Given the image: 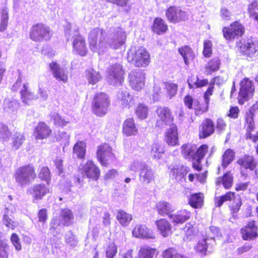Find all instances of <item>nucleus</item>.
<instances>
[{
	"label": "nucleus",
	"mask_w": 258,
	"mask_h": 258,
	"mask_svg": "<svg viewBox=\"0 0 258 258\" xmlns=\"http://www.w3.org/2000/svg\"><path fill=\"white\" fill-rule=\"evenodd\" d=\"M165 141L170 146L178 144V138L177 127L175 125L170 126L165 134Z\"/></svg>",
	"instance_id": "obj_29"
},
{
	"label": "nucleus",
	"mask_w": 258,
	"mask_h": 258,
	"mask_svg": "<svg viewBox=\"0 0 258 258\" xmlns=\"http://www.w3.org/2000/svg\"><path fill=\"white\" fill-rule=\"evenodd\" d=\"M25 140V136L21 133H15L12 138V148L15 150L18 149Z\"/></svg>",
	"instance_id": "obj_47"
},
{
	"label": "nucleus",
	"mask_w": 258,
	"mask_h": 258,
	"mask_svg": "<svg viewBox=\"0 0 258 258\" xmlns=\"http://www.w3.org/2000/svg\"><path fill=\"white\" fill-rule=\"evenodd\" d=\"M73 152L78 158H83L86 153L85 143L82 141L77 142L74 146Z\"/></svg>",
	"instance_id": "obj_43"
},
{
	"label": "nucleus",
	"mask_w": 258,
	"mask_h": 258,
	"mask_svg": "<svg viewBox=\"0 0 258 258\" xmlns=\"http://www.w3.org/2000/svg\"><path fill=\"white\" fill-rule=\"evenodd\" d=\"M135 113L139 118L145 119L148 116V107L143 104L140 103L135 109Z\"/></svg>",
	"instance_id": "obj_50"
},
{
	"label": "nucleus",
	"mask_w": 258,
	"mask_h": 258,
	"mask_svg": "<svg viewBox=\"0 0 258 258\" xmlns=\"http://www.w3.org/2000/svg\"><path fill=\"white\" fill-rule=\"evenodd\" d=\"M128 79L131 86L135 90L139 91L144 86L145 74L140 70L132 71Z\"/></svg>",
	"instance_id": "obj_13"
},
{
	"label": "nucleus",
	"mask_w": 258,
	"mask_h": 258,
	"mask_svg": "<svg viewBox=\"0 0 258 258\" xmlns=\"http://www.w3.org/2000/svg\"><path fill=\"white\" fill-rule=\"evenodd\" d=\"M208 146L207 145H203L200 146L195 152L196 159L201 160L205 155L208 151Z\"/></svg>",
	"instance_id": "obj_64"
},
{
	"label": "nucleus",
	"mask_w": 258,
	"mask_h": 258,
	"mask_svg": "<svg viewBox=\"0 0 258 258\" xmlns=\"http://www.w3.org/2000/svg\"><path fill=\"white\" fill-rule=\"evenodd\" d=\"M173 206L169 203L165 201H160L157 204L158 213L162 216L171 215V213L174 211Z\"/></svg>",
	"instance_id": "obj_33"
},
{
	"label": "nucleus",
	"mask_w": 258,
	"mask_h": 258,
	"mask_svg": "<svg viewBox=\"0 0 258 258\" xmlns=\"http://www.w3.org/2000/svg\"><path fill=\"white\" fill-rule=\"evenodd\" d=\"M235 198V192L231 191L227 192L224 195L215 198V205L217 207H220L224 202L231 201Z\"/></svg>",
	"instance_id": "obj_42"
},
{
	"label": "nucleus",
	"mask_w": 258,
	"mask_h": 258,
	"mask_svg": "<svg viewBox=\"0 0 258 258\" xmlns=\"http://www.w3.org/2000/svg\"><path fill=\"white\" fill-rule=\"evenodd\" d=\"M257 227L253 221L249 222L247 225L241 229V233L244 240H250L257 236Z\"/></svg>",
	"instance_id": "obj_27"
},
{
	"label": "nucleus",
	"mask_w": 258,
	"mask_h": 258,
	"mask_svg": "<svg viewBox=\"0 0 258 258\" xmlns=\"http://www.w3.org/2000/svg\"><path fill=\"white\" fill-rule=\"evenodd\" d=\"M253 114L246 112L245 115L246 127L247 132H251L255 128L253 119Z\"/></svg>",
	"instance_id": "obj_60"
},
{
	"label": "nucleus",
	"mask_w": 258,
	"mask_h": 258,
	"mask_svg": "<svg viewBox=\"0 0 258 258\" xmlns=\"http://www.w3.org/2000/svg\"><path fill=\"white\" fill-rule=\"evenodd\" d=\"M247 11L250 18L253 19L258 16V2L253 0L248 6Z\"/></svg>",
	"instance_id": "obj_55"
},
{
	"label": "nucleus",
	"mask_w": 258,
	"mask_h": 258,
	"mask_svg": "<svg viewBox=\"0 0 258 258\" xmlns=\"http://www.w3.org/2000/svg\"><path fill=\"white\" fill-rule=\"evenodd\" d=\"M50 28L42 23L34 25L30 30V37L35 41L47 40L51 37Z\"/></svg>",
	"instance_id": "obj_8"
},
{
	"label": "nucleus",
	"mask_w": 258,
	"mask_h": 258,
	"mask_svg": "<svg viewBox=\"0 0 258 258\" xmlns=\"http://www.w3.org/2000/svg\"><path fill=\"white\" fill-rule=\"evenodd\" d=\"M157 113L158 119L156 122V125L159 127H163L164 125H171L173 121L171 112L167 107H159L157 109Z\"/></svg>",
	"instance_id": "obj_18"
},
{
	"label": "nucleus",
	"mask_w": 258,
	"mask_h": 258,
	"mask_svg": "<svg viewBox=\"0 0 258 258\" xmlns=\"http://www.w3.org/2000/svg\"><path fill=\"white\" fill-rule=\"evenodd\" d=\"M109 105L107 95L104 93L97 94L94 97L92 109L94 113L98 116L105 115Z\"/></svg>",
	"instance_id": "obj_6"
},
{
	"label": "nucleus",
	"mask_w": 258,
	"mask_h": 258,
	"mask_svg": "<svg viewBox=\"0 0 258 258\" xmlns=\"http://www.w3.org/2000/svg\"><path fill=\"white\" fill-rule=\"evenodd\" d=\"M21 98L22 102L26 104H29L31 101L38 98L34 93L31 92L29 88V83L24 82L20 90Z\"/></svg>",
	"instance_id": "obj_24"
},
{
	"label": "nucleus",
	"mask_w": 258,
	"mask_h": 258,
	"mask_svg": "<svg viewBox=\"0 0 258 258\" xmlns=\"http://www.w3.org/2000/svg\"><path fill=\"white\" fill-rule=\"evenodd\" d=\"M124 71L118 63L111 65L107 70V81L112 85H120L123 81Z\"/></svg>",
	"instance_id": "obj_5"
},
{
	"label": "nucleus",
	"mask_w": 258,
	"mask_h": 258,
	"mask_svg": "<svg viewBox=\"0 0 258 258\" xmlns=\"http://www.w3.org/2000/svg\"><path fill=\"white\" fill-rule=\"evenodd\" d=\"M164 88L167 91V94L170 98L175 95L177 92L178 86L176 84L171 83H164Z\"/></svg>",
	"instance_id": "obj_59"
},
{
	"label": "nucleus",
	"mask_w": 258,
	"mask_h": 258,
	"mask_svg": "<svg viewBox=\"0 0 258 258\" xmlns=\"http://www.w3.org/2000/svg\"><path fill=\"white\" fill-rule=\"evenodd\" d=\"M240 52L249 57L258 55V43L252 39H242L237 43Z\"/></svg>",
	"instance_id": "obj_10"
},
{
	"label": "nucleus",
	"mask_w": 258,
	"mask_h": 258,
	"mask_svg": "<svg viewBox=\"0 0 258 258\" xmlns=\"http://www.w3.org/2000/svg\"><path fill=\"white\" fill-rule=\"evenodd\" d=\"M49 68L51 70L53 77L58 81L66 83L68 82V71L61 68L58 64L55 62L49 64Z\"/></svg>",
	"instance_id": "obj_19"
},
{
	"label": "nucleus",
	"mask_w": 258,
	"mask_h": 258,
	"mask_svg": "<svg viewBox=\"0 0 258 258\" xmlns=\"http://www.w3.org/2000/svg\"><path fill=\"white\" fill-rule=\"evenodd\" d=\"M79 169L83 176L85 175L88 178L96 180L100 176L99 169L92 160H88L86 163L81 165Z\"/></svg>",
	"instance_id": "obj_15"
},
{
	"label": "nucleus",
	"mask_w": 258,
	"mask_h": 258,
	"mask_svg": "<svg viewBox=\"0 0 258 258\" xmlns=\"http://www.w3.org/2000/svg\"><path fill=\"white\" fill-rule=\"evenodd\" d=\"M214 124L212 120L210 119H206L202 124L200 129V136L201 138H205L214 132Z\"/></svg>",
	"instance_id": "obj_30"
},
{
	"label": "nucleus",
	"mask_w": 258,
	"mask_h": 258,
	"mask_svg": "<svg viewBox=\"0 0 258 258\" xmlns=\"http://www.w3.org/2000/svg\"><path fill=\"white\" fill-rule=\"evenodd\" d=\"M208 244H213V243L209 241L208 238L203 236V238L199 241L197 245L195 246V249L197 251L205 253L207 250Z\"/></svg>",
	"instance_id": "obj_52"
},
{
	"label": "nucleus",
	"mask_w": 258,
	"mask_h": 258,
	"mask_svg": "<svg viewBox=\"0 0 258 258\" xmlns=\"http://www.w3.org/2000/svg\"><path fill=\"white\" fill-rule=\"evenodd\" d=\"M9 208H6L4 210V214L3 216V223L7 227L14 229L17 226V223L13 221L9 217Z\"/></svg>",
	"instance_id": "obj_48"
},
{
	"label": "nucleus",
	"mask_w": 258,
	"mask_h": 258,
	"mask_svg": "<svg viewBox=\"0 0 258 258\" xmlns=\"http://www.w3.org/2000/svg\"><path fill=\"white\" fill-rule=\"evenodd\" d=\"M132 234L137 238L155 239L156 237L154 232L144 225H137L133 229Z\"/></svg>",
	"instance_id": "obj_21"
},
{
	"label": "nucleus",
	"mask_w": 258,
	"mask_h": 258,
	"mask_svg": "<svg viewBox=\"0 0 258 258\" xmlns=\"http://www.w3.org/2000/svg\"><path fill=\"white\" fill-rule=\"evenodd\" d=\"M197 146L193 144H185L181 147V153L184 158L186 159H196L195 152Z\"/></svg>",
	"instance_id": "obj_36"
},
{
	"label": "nucleus",
	"mask_w": 258,
	"mask_h": 258,
	"mask_svg": "<svg viewBox=\"0 0 258 258\" xmlns=\"http://www.w3.org/2000/svg\"><path fill=\"white\" fill-rule=\"evenodd\" d=\"M221 234L219 232V229L218 227L215 226H211L209 228V232L207 235L205 236L206 238H209V241H210L213 244L215 242V237L220 236Z\"/></svg>",
	"instance_id": "obj_58"
},
{
	"label": "nucleus",
	"mask_w": 258,
	"mask_h": 258,
	"mask_svg": "<svg viewBox=\"0 0 258 258\" xmlns=\"http://www.w3.org/2000/svg\"><path fill=\"white\" fill-rule=\"evenodd\" d=\"M127 60L137 67H146L149 65L150 55L143 47H132L127 53Z\"/></svg>",
	"instance_id": "obj_2"
},
{
	"label": "nucleus",
	"mask_w": 258,
	"mask_h": 258,
	"mask_svg": "<svg viewBox=\"0 0 258 258\" xmlns=\"http://www.w3.org/2000/svg\"><path fill=\"white\" fill-rule=\"evenodd\" d=\"M157 230L163 237H166L172 233V226L170 223L165 219H161L155 222Z\"/></svg>",
	"instance_id": "obj_22"
},
{
	"label": "nucleus",
	"mask_w": 258,
	"mask_h": 258,
	"mask_svg": "<svg viewBox=\"0 0 258 258\" xmlns=\"http://www.w3.org/2000/svg\"><path fill=\"white\" fill-rule=\"evenodd\" d=\"M11 135L8 126L3 123H0V139L6 141L9 139Z\"/></svg>",
	"instance_id": "obj_61"
},
{
	"label": "nucleus",
	"mask_w": 258,
	"mask_h": 258,
	"mask_svg": "<svg viewBox=\"0 0 258 258\" xmlns=\"http://www.w3.org/2000/svg\"><path fill=\"white\" fill-rule=\"evenodd\" d=\"M74 218L71 210L68 208L62 209L59 212V217H54L51 220V229H55L61 225L69 226L73 224Z\"/></svg>",
	"instance_id": "obj_7"
},
{
	"label": "nucleus",
	"mask_w": 258,
	"mask_h": 258,
	"mask_svg": "<svg viewBox=\"0 0 258 258\" xmlns=\"http://www.w3.org/2000/svg\"><path fill=\"white\" fill-rule=\"evenodd\" d=\"M222 31L224 38L226 40H231L235 37L241 36L244 32V29L240 23L236 21L229 28L224 27Z\"/></svg>",
	"instance_id": "obj_12"
},
{
	"label": "nucleus",
	"mask_w": 258,
	"mask_h": 258,
	"mask_svg": "<svg viewBox=\"0 0 258 258\" xmlns=\"http://www.w3.org/2000/svg\"><path fill=\"white\" fill-rule=\"evenodd\" d=\"M240 86L239 96L244 100H248L252 96L254 90L251 81L248 79H244L241 82Z\"/></svg>",
	"instance_id": "obj_20"
},
{
	"label": "nucleus",
	"mask_w": 258,
	"mask_h": 258,
	"mask_svg": "<svg viewBox=\"0 0 258 258\" xmlns=\"http://www.w3.org/2000/svg\"><path fill=\"white\" fill-rule=\"evenodd\" d=\"M117 98L122 108H129L134 104L133 102V98L126 90H122L118 91L117 94Z\"/></svg>",
	"instance_id": "obj_25"
},
{
	"label": "nucleus",
	"mask_w": 258,
	"mask_h": 258,
	"mask_svg": "<svg viewBox=\"0 0 258 258\" xmlns=\"http://www.w3.org/2000/svg\"><path fill=\"white\" fill-rule=\"evenodd\" d=\"M185 236L183 237L184 240H191L196 233V230L191 222L187 223L183 229Z\"/></svg>",
	"instance_id": "obj_46"
},
{
	"label": "nucleus",
	"mask_w": 258,
	"mask_h": 258,
	"mask_svg": "<svg viewBox=\"0 0 258 258\" xmlns=\"http://www.w3.org/2000/svg\"><path fill=\"white\" fill-rule=\"evenodd\" d=\"M28 192L32 196L34 202L40 200L50 192L48 183L47 185L43 183L35 184L28 189Z\"/></svg>",
	"instance_id": "obj_14"
},
{
	"label": "nucleus",
	"mask_w": 258,
	"mask_h": 258,
	"mask_svg": "<svg viewBox=\"0 0 258 258\" xmlns=\"http://www.w3.org/2000/svg\"><path fill=\"white\" fill-rule=\"evenodd\" d=\"M204 195L202 193L193 194L189 199V203L194 208H201L204 204Z\"/></svg>",
	"instance_id": "obj_39"
},
{
	"label": "nucleus",
	"mask_w": 258,
	"mask_h": 258,
	"mask_svg": "<svg viewBox=\"0 0 258 258\" xmlns=\"http://www.w3.org/2000/svg\"><path fill=\"white\" fill-rule=\"evenodd\" d=\"M162 258H186L177 253L173 248H169L164 250L162 254Z\"/></svg>",
	"instance_id": "obj_57"
},
{
	"label": "nucleus",
	"mask_w": 258,
	"mask_h": 258,
	"mask_svg": "<svg viewBox=\"0 0 258 258\" xmlns=\"http://www.w3.org/2000/svg\"><path fill=\"white\" fill-rule=\"evenodd\" d=\"M4 111L11 116L16 114L17 110L20 107V103L18 101L13 98H6L3 104Z\"/></svg>",
	"instance_id": "obj_23"
},
{
	"label": "nucleus",
	"mask_w": 258,
	"mask_h": 258,
	"mask_svg": "<svg viewBox=\"0 0 258 258\" xmlns=\"http://www.w3.org/2000/svg\"><path fill=\"white\" fill-rule=\"evenodd\" d=\"M170 177L177 182L185 180V176L188 170L186 166L182 164H172L169 167Z\"/></svg>",
	"instance_id": "obj_17"
},
{
	"label": "nucleus",
	"mask_w": 258,
	"mask_h": 258,
	"mask_svg": "<svg viewBox=\"0 0 258 258\" xmlns=\"http://www.w3.org/2000/svg\"><path fill=\"white\" fill-rule=\"evenodd\" d=\"M126 39V34L121 29L117 30L112 34H110L107 38V43L108 47L110 46L114 49L118 48L120 46L124 43Z\"/></svg>",
	"instance_id": "obj_16"
},
{
	"label": "nucleus",
	"mask_w": 258,
	"mask_h": 258,
	"mask_svg": "<svg viewBox=\"0 0 258 258\" xmlns=\"http://www.w3.org/2000/svg\"><path fill=\"white\" fill-rule=\"evenodd\" d=\"M116 219L122 226H126L132 220V215L123 210H119L117 213Z\"/></svg>",
	"instance_id": "obj_40"
},
{
	"label": "nucleus",
	"mask_w": 258,
	"mask_h": 258,
	"mask_svg": "<svg viewBox=\"0 0 258 258\" xmlns=\"http://www.w3.org/2000/svg\"><path fill=\"white\" fill-rule=\"evenodd\" d=\"M158 251L155 248L149 245H143L141 247L138 252L139 258H154L157 255Z\"/></svg>",
	"instance_id": "obj_32"
},
{
	"label": "nucleus",
	"mask_w": 258,
	"mask_h": 258,
	"mask_svg": "<svg viewBox=\"0 0 258 258\" xmlns=\"http://www.w3.org/2000/svg\"><path fill=\"white\" fill-rule=\"evenodd\" d=\"M178 52L182 56L184 63L188 65L190 61L194 58V54L191 49L186 46L179 48Z\"/></svg>",
	"instance_id": "obj_38"
},
{
	"label": "nucleus",
	"mask_w": 258,
	"mask_h": 258,
	"mask_svg": "<svg viewBox=\"0 0 258 258\" xmlns=\"http://www.w3.org/2000/svg\"><path fill=\"white\" fill-rule=\"evenodd\" d=\"M105 35V31L98 28L90 31L88 35V42L91 51L100 54L107 49L108 44Z\"/></svg>",
	"instance_id": "obj_1"
},
{
	"label": "nucleus",
	"mask_w": 258,
	"mask_h": 258,
	"mask_svg": "<svg viewBox=\"0 0 258 258\" xmlns=\"http://www.w3.org/2000/svg\"><path fill=\"white\" fill-rule=\"evenodd\" d=\"M51 121H52L54 125L56 126L63 127L66 126L69 121L68 119L60 116L57 113L53 112L50 115Z\"/></svg>",
	"instance_id": "obj_44"
},
{
	"label": "nucleus",
	"mask_w": 258,
	"mask_h": 258,
	"mask_svg": "<svg viewBox=\"0 0 258 258\" xmlns=\"http://www.w3.org/2000/svg\"><path fill=\"white\" fill-rule=\"evenodd\" d=\"M234 153L230 149L227 150L222 156V166L226 167L233 160Z\"/></svg>",
	"instance_id": "obj_54"
},
{
	"label": "nucleus",
	"mask_w": 258,
	"mask_h": 258,
	"mask_svg": "<svg viewBox=\"0 0 258 258\" xmlns=\"http://www.w3.org/2000/svg\"><path fill=\"white\" fill-rule=\"evenodd\" d=\"M97 157L101 165L105 166L112 163L115 159V157L112 152L111 148L106 144L98 146Z\"/></svg>",
	"instance_id": "obj_9"
},
{
	"label": "nucleus",
	"mask_w": 258,
	"mask_h": 258,
	"mask_svg": "<svg viewBox=\"0 0 258 258\" xmlns=\"http://www.w3.org/2000/svg\"><path fill=\"white\" fill-rule=\"evenodd\" d=\"M167 20L171 23H177L187 19L186 13L180 7L172 6L169 7L165 13Z\"/></svg>",
	"instance_id": "obj_11"
},
{
	"label": "nucleus",
	"mask_w": 258,
	"mask_h": 258,
	"mask_svg": "<svg viewBox=\"0 0 258 258\" xmlns=\"http://www.w3.org/2000/svg\"><path fill=\"white\" fill-rule=\"evenodd\" d=\"M67 28L65 30V34L68 39L72 33L76 35L73 42L74 51L81 56H85L87 53V48L85 40L83 37L78 35V27L75 24H68Z\"/></svg>",
	"instance_id": "obj_3"
},
{
	"label": "nucleus",
	"mask_w": 258,
	"mask_h": 258,
	"mask_svg": "<svg viewBox=\"0 0 258 258\" xmlns=\"http://www.w3.org/2000/svg\"><path fill=\"white\" fill-rule=\"evenodd\" d=\"M164 152V149L162 144L155 143L152 145L151 154L155 158L159 159Z\"/></svg>",
	"instance_id": "obj_51"
},
{
	"label": "nucleus",
	"mask_w": 258,
	"mask_h": 258,
	"mask_svg": "<svg viewBox=\"0 0 258 258\" xmlns=\"http://www.w3.org/2000/svg\"><path fill=\"white\" fill-rule=\"evenodd\" d=\"M164 82H155L153 87V93L152 94L153 99L154 101H158L162 93L161 88H164V85H163Z\"/></svg>",
	"instance_id": "obj_56"
},
{
	"label": "nucleus",
	"mask_w": 258,
	"mask_h": 258,
	"mask_svg": "<svg viewBox=\"0 0 258 258\" xmlns=\"http://www.w3.org/2000/svg\"><path fill=\"white\" fill-rule=\"evenodd\" d=\"M154 173L147 164L143 165L139 174L140 181L144 184H148L154 180Z\"/></svg>",
	"instance_id": "obj_26"
},
{
	"label": "nucleus",
	"mask_w": 258,
	"mask_h": 258,
	"mask_svg": "<svg viewBox=\"0 0 258 258\" xmlns=\"http://www.w3.org/2000/svg\"><path fill=\"white\" fill-rule=\"evenodd\" d=\"M66 242L69 246L75 248L78 243V240L76 236L74 235L71 232L66 235Z\"/></svg>",
	"instance_id": "obj_62"
},
{
	"label": "nucleus",
	"mask_w": 258,
	"mask_h": 258,
	"mask_svg": "<svg viewBox=\"0 0 258 258\" xmlns=\"http://www.w3.org/2000/svg\"><path fill=\"white\" fill-rule=\"evenodd\" d=\"M191 216L190 212L186 210H181L174 214L169 215L171 222L174 225L182 224L188 220Z\"/></svg>",
	"instance_id": "obj_28"
},
{
	"label": "nucleus",
	"mask_w": 258,
	"mask_h": 258,
	"mask_svg": "<svg viewBox=\"0 0 258 258\" xmlns=\"http://www.w3.org/2000/svg\"><path fill=\"white\" fill-rule=\"evenodd\" d=\"M233 183V177L230 172L226 173L222 177H219L216 181L217 185L223 184L226 189L230 188Z\"/></svg>",
	"instance_id": "obj_41"
},
{
	"label": "nucleus",
	"mask_w": 258,
	"mask_h": 258,
	"mask_svg": "<svg viewBox=\"0 0 258 258\" xmlns=\"http://www.w3.org/2000/svg\"><path fill=\"white\" fill-rule=\"evenodd\" d=\"M86 76L89 83L93 85L96 84L101 78L99 73L93 69L87 70Z\"/></svg>",
	"instance_id": "obj_49"
},
{
	"label": "nucleus",
	"mask_w": 258,
	"mask_h": 258,
	"mask_svg": "<svg viewBox=\"0 0 258 258\" xmlns=\"http://www.w3.org/2000/svg\"><path fill=\"white\" fill-rule=\"evenodd\" d=\"M237 163L245 169L253 170L256 166V162L253 156L245 155L237 161Z\"/></svg>",
	"instance_id": "obj_35"
},
{
	"label": "nucleus",
	"mask_w": 258,
	"mask_h": 258,
	"mask_svg": "<svg viewBox=\"0 0 258 258\" xmlns=\"http://www.w3.org/2000/svg\"><path fill=\"white\" fill-rule=\"evenodd\" d=\"M35 169L32 165H28L19 167L14 174L16 182L20 186H24L32 181L36 177Z\"/></svg>",
	"instance_id": "obj_4"
},
{
	"label": "nucleus",
	"mask_w": 258,
	"mask_h": 258,
	"mask_svg": "<svg viewBox=\"0 0 258 258\" xmlns=\"http://www.w3.org/2000/svg\"><path fill=\"white\" fill-rule=\"evenodd\" d=\"M0 16L1 17L0 31L3 32L7 28L9 19L8 10L7 8H5L1 10Z\"/></svg>",
	"instance_id": "obj_53"
},
{
	"label": "nucleus",
	"mask_w": 258,
	"mask_h": 258,
	"mask_svg": "<svg viewBox=\"0 0 258 258\" xmlns=\"http://www.w3.org/2000/svg\"><path fill=\"white\" fill-rule=\"evenodd\" d=\"M138 130L135 125L134 120L132 118L126 119L123 125V133L126 136L135 135Z\"/></svg>",
	"instance_id": "obj_34"
},
{
	"label": "nucleus",
	"mask_w": 258,
	"mask_h": 258,
	"mask_svg": "<svg viewBox=\"0 0 258 258\" xmlns=\"http://www.w3.org/2000/svg\"><path fill=\"white\" fill-rule=\"evenodd\" d=\"M220 65V60L218 57H215L210 60L206 67L207 74H211L212 72L219 70Z\"/></svg>",
	"instance_id": "obj_45"
},
{
	"label": "nucleus",
	"mask_w": 258,
	"mask_h": 258,
	"mask_svg": "<svg viewBox=\"0 0 258 258\" xmlns=\"http://www.w3.org/2000/svg\"><path fill=\"white\" fill-rule=\"evenodd\" d=\"M168 29V26L165 21L160 18H156L154 21L152 30L157 34H161L165 33Z\"/></svg>",
	"instance_id": "obj_37"
},
{
	"label": "nucleus",
	"mask_w": 258,
	"mask_h": 258,
	"mask_svg": "<svg viewBox=\"0 0 258 258\" xmlns=\"http://www.w3.org/2000/svg\"><path fill=\"white\" fill-rule=\"evenodd\" d=\"M209 103L205 102V104H200L199 102L197 101L195 107V114L196 115H200L207 111L209 108Z\"/></svg>",
	"instance_id": "obj_63"
},
{
	"label": "nucleus",
	"mask_w": 258,
	"mask_h": 258,
	"mask_svg": "<svg viewBox=\"0 0 258 258\" xmlns=\"http://www.w3.org/2000/svg\"><path fill=\"white\" fill-rule=\"evenodd\" d=\"M51 131L45 123H39L35 130V136L36 140L45 139L50 134Z\"/></svg>",
	"instance_id": "obj_31"
}]
</instances>
